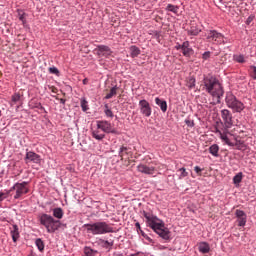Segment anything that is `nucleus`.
<instances>
[{"label": "nucleus", "instance_id": "f257e3e1", "mask_svg": "<svg viewBox=\"0 0 256 256\" xmlns=\"http://www.w3.org/2000/svg\"><path fill=\"white\" fill-rule=\"evenodd\" d=\"M142 215L145 219L146 226L152 229L154 233L159 235L164 241L171 239V231L165 226V222L153 214V212L143 211Z\"/></svg>", "mask_w": 256, "mask_h": 256}, {"label": "nucleus", "instance_id": "f03ea898", "mask_svg": "<svg viewBox=\"0 0 256 256\" xmlns=\"http://www.w3.org/2000/svg\"><path fill=\"white\" fill-rule=\"evenodd\" d=\"M204 87L206 88L207 93L212 97H216L218 101L223 97V95H225L221 82H219V79L214 76L204 78Z\"/></svg>", "mask_w": 256, "mask_h": 256}, {"label": "nucleus", "instance_id": "7ed1b4c3", "mask_svg": "<svg viewBox=\"0 0 256 256\" xmlns=\"http://www.w3.org/2000/svg\"><path fill=\"white\" fill-rule=\"evenodd\" d=\"M84 227L87 233H91L92 235H107V233H113V227L105 221L84 224Z\"/></svg>", "mask_w": 256, "mask_h": 256}, {"label": "nucleus", "instance_id": "20e7f679", "mask_svg": "<svg viewBox=\"0 0 256 256\" xmlns=\"http://www.w3.org/2000/svg\"><path fill=\"white\" fill-rule=\"evenodd\" d=\"M38 221L40 225L45 227L47 233H55V231H58L59 227H61V221L54 219V217L49 214H40Z\"/></svg>", "mask_w": 256, "mask_h": 256}, {"label": "nucleus", "instance_id": "39448f33", "mask_svg": "<svg viewBox=\"0 0 256 256\" xmlns=\"http://www.w3.org/2000/svg\"><path fill=\"white\" fill-rule=\"evenodd\" d=\"M29 185V182L23 181V182H16L11 188L10 193L12 191H15L14 199H21L23 195H27L29 193V188L27 187Z\"/></svg>", "mask_w": 256, "mask_h": 256}, {"label": "nucleus", "instance_id": "423d86ee", "mask_svg": "<svg viewBox=\"0 0 256 256\" xmlns=\"http://www.w3.org/2000/svg\"><path fill=\"white\" fill-rule=\"evenodd\" d=\"M96 127L97 129H100V131H103L107 134L112 133L113 135H115V133H117V130L113 127L111 122L107 120H97Z\"/></svg>", "mask_w": 256, "mask_h": 256}, {"label": "nucleus", "instance_id": "0eeeda50", "mask_svg": "<svg viewBox=\"0 0 256 256\" xmlns=\"http://www.w3.org/2000/svg\"><path fill=\"white\" fill-rule=\"evenodd\" d=\"M209 41H215L217 45L227 44L225 36L222 33L217 32V30H210L207 35Z\"/></svg>", "mask_w": 256, "mask_h": 256}, {"label": "nucleus", "instance_id": "6e6552de", "mask_svg": "<svg viewBox=\"0 0 256 256\" xmlns=\"http://www.w3.org/2000/svg\"><path fill=\"white\" fill-rule=\"evenodd\" d=\"M220 115L224 124L225 131L233 127V113L227 109H222Z\"/></svg>", "mask_w": 256, "mask_h": 256}, {"label": "nucleus", "instance_id": "1a4fd4ad", "mask_svg": "<svg viewBox=\"0 0 256 256\" xmlns=\"http://www.w3.org/2000/svg\"><path fill=\"white\" fill-rule=\"evenodd\" d=\"M140 113L144 117H149L153 113V108H151V104H149V101L142 99L138 103Z\"/></svg>", "mask_w": 256, "mask_h": 256}, {"label": "nucleus", "instance_id": "9d476101", "mask_svg": "<svg viewBox=\"0 0 256 256\" xmlns=\"http://www.w3.org/2000/svg\"><path fill=\"white\" fill-rule=\"evenodd\" d=\"M96 51L98 57H106V59L113 55V50H111V48L107 45H98Z\"/></svg>", "mask_w": 256, "mask_h": 256}, {"label": "nucleus", "instance_id": "9b49d317", "mask_svg": "<svg viewBox=\"0 0 256 256\" xmlns=\"http://www.w3.org/2000/svg\"><path fill=\"white\" fill-rule=\"evenodd\" d=\"M25 163H35L36 165H39V163H41V155L33 151L27 150L25 156Z\"/></svg>", "mask_w": 256, "mask_h": 256}, {"label": "nucleus", "instance_id": "f8f14e48", "mask_svg": "<svg viewBox=\"0 0 256 256\" xmlns=\"http://www.w3.org/2000/svg\"><path fill=\"white\" fill-rule=\"evenodd\" d=\"M235 217L237 219L238 227H245V225H247V214L245 211L237 209L235 211Z\"/></svg>", "mask_w": 256, "mask_h": 256}, {"label": "nucleus", "instance_id": "ddd939ff", "mask_svg": "<svg viewBox=\"0 0 256 256\" xmlns=\"http://www.w3.org/2000/svg\"><path fill=\"white\" fill-rule=\"evenodd\" d=\"M96 244L99 245V247H102V249H107V251H111L113 249V245H115V241L99 238L96 240Z\"/></svg>", "mask_w": 256, "mask_h": 256}, {"label": "nucleus", "instance_id": "4468645a", "mask_svg": "<svg viewBox=\"0 0 256 256\" xmlns=\"http://www.w3.org/2000/svg\"><path fill=\"white\" fill-rule=\"evenodd\" d=\"M137 171L143 173L144 175H155V167L147 166L145 164H139L137 166Z\"/></svg>", "mask_w": 256, "mask_h": 256}, {"label": "nucleus", "instance_id": "2eb2a0df", "mask_svg": "<svg viewBox=\"0 0 256 256\" xmlns=\"http://www.w3.org/2000/svg\"><path fill=\"white\" fill-rule=\"evenodd\" d=\"M182 55H184V57H190L193 55V48H191L189 41L182 43Z\"/></svg>", "mask_w": 256, "mask_h": 256}, {"label": "nucleus", "instance_id": "dca6fc26", "mask_svg": "<svg viewBox=\"0 0 256 256\" xmlns=\"http://www.w3.org/2000/svg\"><path fill=\"white\" fill-rule=\"evenodd\" d=\"M201 33V28L197 25V23H192L190 28L187 29V34L192 37H197Z\"/></svg>", "mask_w": 256, "mask_h": 256}, {"label": "nucleus", "instance_id": "f3484780", "mask_svg": "<svg viewBox=\"0 0 256 256\" xmlns=\"http://www.w3.org/2000/svg\"><path fill=\"white\" fill-rule=\"evenodd\" d=\"M30 109H39L40 111H43V113H47V110L41 102H39L37 99H31V101L28 103Z\"/></svg>", "mask_w": 256, "mask_h": 256}, {"label": "nucleus", "instance_id": "a211bd4d", "mask_svg": "<svg viewBox=\"0 0 256 256\" xmlns=\"http://www.w3.org/2000/svg\"><path fill=\"white\" fill-rule=\"evenodd\" d=\"M229 109H233L234 113H241L245 109V104L243 102L236 100Z\"/></svg>", "mask_w": 256, "mask_h": 256}, {"label": "nucleus", "instance_id": "6ab92c4d", "mask_svg": "<svg viewBox=\"0 0 256 256\" xmlns=\"http://www.w3.org/2000/svg\"><path fill=\"white\" fill-rule=\"evenodd\" d=\"M91 136L96 141H103V139H105V133L102 132L101 129H98V128L91 130Z\"/></svg>", "mask_w": 256, "mask_h": 256}, {"label": "nucleus", "instance_id": "aec40b11", "mask_svg": "<svg viewBox=\"0 0 256 256\" xmlns=\"http://www.w3.org/2000/svg\"><path fill=\"white\" fill-rule=\"evenodd\" d=\"M227 133H229V129L225 130V127H224L223 133H220L219 137L221 141H223V143H225L226 145H229V147H233L234 144L233 142H231V140H229Z\"/></svg>", "mask_w": 256, "mask_h": 256}, {"label": "nucleus", "instance_id": "412c9836", "mask_svg": "<svg viewBox=\"0 0 256 256\" xmlns=\"http://www.w3.org/2000/svg\"><path fill=\"white\" fill-rule=\"evenodd\" d=\"M198 251L202 254H207L209 251H211V246H209V243L207 242H200L198 245Z\"/></svg>", "mask_w": 256, "mask_h": 256}, {"label": "nucleus", "instance_id": "4be33fe9", "mask_svg": "<svg viewBox=\"0 0 256 256\" xmlns=\"http://www.w3.org/2000/svg\"><path fill=\"white\" fill-rule=\"evenodd\" d=\"M135 227L137 229V232L140 233V235H142V237L146 239V241H148L149 243H153V239L141 229V224L139 222L135 223Z\"/></svg>", "mask_w": 256, "mask_h": 256}, {"label": "nucleus", "instance_id": "5701e85b", "mask_svg": "<svg viewBox=\"0 0 256 256\" xmlns=\"http://www.w3.org/2000/svg\"><path fill=\"white\" fill-rule=\"evenodd\" d=\"M237 100H238L237 97L235 95H233V93L228 92L226 94L225 101H226L227 107L230 108Z\"/></svg>", "mask_w": 256, "mask_h": 256}, {"label": "nucleus", "instance_id": "b1692460", "mask_svg": "<svg viewBox=\"0 0 256 256\" xmlns=\"http://www.w3.org/2000/svg\"><path fill=\"white\" fill-rule=\"evenodd\" d=\"M11 229V237L14 243H17V239H19V226L17 224H13Z\"/></svg>", "mask_w": 256, "mask_h": 256}, {"label": "nucleus", "instance_id": "393cba45", "mask_svg": "<svg viewBox=\"0 0 256 256\" xmlns=\"http://www.w3.org/2000/svg\"><path fill=\"white\" fill-rule=\"evenodd\" d=\"M52 214H53L52 217L54 219H58V221L60 219H63V215H65V213L63 212V208H61V207H57V208L52 209Z\"/></svg>", "mask_w": 256, "mask_h": 256}, {"label": "nucleus", "instance_id": "a878e982", "mask_svg": "<svg viewBox=\"0 0 256 256\" xmlns=\"http://www.w3.org/2000/svg\"><path fill=\"white\" fill-rule=\"evenodd\" d=\"M155 103L160 107L162 113H167V101L161 100V98L156 97L155 98Z\"/></svg>", "mask_w": 256, "mask_h": 256}, {"label": "nucleus", "instance_id": "bb28decb", "mask_svg": "<svg viewBox=\"0 0 256 256\" xmlns=\"http://www.w3.org/2000/svg\"><path fill=\"white\" fill-rule=\"evenodd\" d=\"M129 50L130 57H132V59H135V57H139V55H141V49H139V47H137L136 45L130 46Z\"/></svg>", "mask_w": 256, "mask_h": 256}, {"label": "nucleus", "instance_id": "cd10ccee", "mask_svg": "<svg viewBox=\"0 0 256 256\" xmlns=\"http://www.w3.org/2000/svg\"><path fill=\"white\" fill-rule=\"evenodd\" d=\"M17 14L19 21H21L23 25H27V13H25L24 10L17 9Z\"/></svg>", "mask_w": 256, "mask_h": 256}, {"label": "nucleus", "instance_id": "c85d7f7f", "mask_svg": "<svg viewBox=\"0 0 256 256\" xmlns=\"http://www.w3.org/2000/svg\"><path fill=\"white\" fill-rule=\"evenodd\" d=\"M165 11H167L168 13H174V15H179V6L167 4Z\"/></svg>", "mask_w": 256, "mask_h": 256}, {"label": "nucleus", "instance_id": "c756f323", "mask_svg": "<svg viewBox=\"0 0 256 256\" xmlns=\"http://www.w3.org/2000/svg\"><path fill=\"white\" fill-rule=\"evenodd\" d=\"M209 153L210 155H213V157H219V145L213 144L209 147Z\"/></svg>", "mask_w": 256, "mask_h": 256}, {"label": "nucleus", "instance_id": "7c9ffc66", "mask_svg": "<svg viewBox=\"0 0 256 256\" xmlns=\"http://www.w3.org/2000/svg\"><path fill=\"white\" fill-rule=\"evenodd\" d=\"M104 115L109 119H113V117H115V114H113V110H111L109 104L104 105Z\"/></svg>", "mask_w": 256, "mask_h": 256}, {"label": "nucleus", "instance_id": "2f4dec72", "mask_svg": "<svg viewBox=\"0 0 256 256\" xmlns=\"http://www.w3.org/2000/svg\"><path fill=\"white\" fill-rule=\"evenodd\" d=\"M35 245H36L38 251H40L41 253H43V251H45V242H43V240L41 238H37L35 240Z\"/></svg>", "mask_w": 256, "mask_h": 256}, {"label": "nucleus", "instance_id": "473e14b6", "mask_svg": "<svg viewBox=\"0 0 256 256\" xmlns=\"http://www.w3.org/2000/svg\"><path fill=\"white\" fill-rule=\"evenodd\" d=\"M119 90V86L115 85L110 89V92L105 96L104 99H112L114 95H117V91Z\"/></svg>", "mask_w": 256, "mask_h": 256}, {"label": "nucleus", "instance_id": "72a5a7b5", "mask_svg": "<svg viewBox=\"0 0 256 256\" xmlns=\"http://www.w3.org/2000/svg\"><path fill=\"white\" fill-rule=\"evenodd\" d=\"M80 105H81V109L82 111H89V102H87V98L82 97L80 99Z\"/></svg>", "mask_w": 256, "mask_h": 256}, {"label": "nucleus", "instance_id": "f704fd0d", "mask_svg": "<svg viewBox=\"0 0 256 256\" xmlns=\"http://www.w3.org/2000/svg\"><path fill=\"white\" fill-rule=\"evenodd\" d=\"M84 255L85 256H95V255H97V250H94L89 246H85L84 247Z\"/></svg>", "mask_w": 256, "mask_h": 256}, {"label": "nucleus", "instance_id": "c9c22d12", "mask_svg": "<svg viewBox=\"0 0 256 256\" xmlns=\"http://www.w3.org/2000/svg\"><path fill=\"white\" fill-rule=\"evenodd\" d=\"M243 181V172H239L237 173L234 177H233V183L234 185H239V183H241Z\"/></svg>", "mask_w": 256, "mask_h": 256}, {"label": "nucleus", "instance_id": "e433bc0d", "mask_svg": "<svg viewBox=\"0 0 256 256\" xmlns=\"http://www.w3.org/2000/svg\"><path fill=\"white\" fill-rule=\"evenodd\" d=\"M177 173H180L178 175V179H185V177H188L189 175V172H187V170L184 167L178 169Z\"/></svg>", "mask_w": 256, "mask_h": 256}, {"label": "nucleus", "instance_id": "4c0bfd02", "mask_svg": "<svg viewBox=\"0 0 256 256\" xmlns=\"http://www.w3.org/2000/svg\"><path fill=\"white\" fill-rule=\"evenodd\" d=\"M233 59L236 63H245V55L243 54H234Z\"/></svg>", "mask_w": 256, "mask_h": 256}, {"label": "nucleus", "instance_id": "58836bf2", "mask_svg": "<svg viewBox=\"0 0 256 256\" xmlns=\"http://www.w3.org/2000/svg\"><path fill=\"white\" fill-rule=\"evenodd\" d=\"M12 103L15 105L21 101V94L20 93H14L11 97Z\"/></svg>", "mask_w": 256, "mask_h": 256}, {"label": "nucleus", "instance_id": "ea45409f", "mask_svg": "<svg viewBox=\"0 0 256 256\" xmlns=\"http://www.w3.org/2000/svg\"><path fill=\"white\" fill-rule=\"evenodd\" d=\"M11 193V190H8L7 192H0V203L2 201H5L7 197H9V194Z\"/></svg>", "mask_w": 256, "mask_h": 256}, {"label": "nucleus", "instance_id": "a19ab883", "mask_svg": "<svg viewBox=\"0 0 256 256\" xmlns=\"http://www.w3.org/2000/svg\"><path fill=\"white\" fill-rule=\"evenodd\" d=\"M195 83H196L195 78H190L187 83L188 89H195Z\"/></svg>", "mask_w": 256, "mask_h": 256}, {"label": "nucleus", "instance_id": "79ce46f5", "mask_svg": "<svg viewBox=\"0 0 256 256\" xmlns=\"http://www.w3.org/2000/svg\"><path fill=\"white\" fill-rule=\"evenodd\" d=\"M203 61H209L211 59V51H206L202 54Z\"/></svg>", "mask_w": 256, "mask_h": 256}, {"label": "nucleus", "instance_id": "37998d69", "mask_svg": "<svg viewBox=\"0 0 256 256\" xmlns=\"http://www.w3.org/2000/svg\"><path fill=\"white\" fill-rule=\"evenodd\" d=\"M49 73L52 75H59V69L55 66L49 68Z\"/></svg>", "mask_w": 256, "mask_h": 256}, {"label": "nucleus", "instance_id": "c03bdc74", "mask_svg": "<svg viewBox=\"0 0 256 256\" xmlns=\"http://www.w3.org/2000/svg\"><path fill=\"white\" fill-rule=\"evenodd\" d=\"M185 124L187 125V127L193 128L195 127V121L191 120V119H185Z\"/></svg>", "mask_w": 256, "mask_h": 256}, {"label": "nucleus", "instance_id": "a18cd8bd", "mask_svg": "<svg viewBox=\"0 0 256 256\" xmlns=\"http://www.w3.org/2000/svg\"><path fill=\"white\" fill-rule=\"evenodd\" d=\"M255 19L254 15H250L247 19H246V25H251V23H253V20Z\"/></svg>", "mask_w": 256, "mask_h": 256}, {"label": "nucleus", "instance_id": "49530a36", "mask_svg": "<svg viewBox=\"0 0 256 256\" xmlns=\"http://www.w3.org/2000/svg\"><path fill=\"white\" fill-rule=\"evenodd\" d=\"M250 69H252L251 77L252 79L256 80V66H250Z\"/></svg>", "mask_w": 256, "mask_h": 256}, {"label": "nucleus", "instance_id": "de8ad7c7", "mask_svg": "<svg viewBox=\"0 0 256 256\" xmlns=\"http://www.w3.org/2000/svg\"><path fill=\"white\" fill-rule=\"evenodd\" d=\"M127 151V147L121 146L119 149V157H123V152Z\"/></svg>", "mask_w": 256, "mask_h": 256}, {"label": "nucleus", "instance_id": "09e8293b", "mask_svg": "<svg viewBox=\"0 0 256 256\" xmlns=\"http://www.w3.org/2000/svg\"><path fill=\"white\" fill-rule=\"evenodd\" d=\"M194 171H195V173L199 174V173H201V171H203V169H201V167H199V166H195Z\"/></svg>", "mask_w": 256, "mask_h": 256}, {"label": "nucleus", "instance_id": "8fccbe9b", "mask_svg": "<svg viewBox=\"0 0 256 256\" xmlns=\"http://www.w3.org/2000/svg\"><path fill=\"white\" fill-rule=\"evenodd\" d=\"M154 37H155V39H160L161 38V33L160 32H158V31H155L154 32Z\"/></svg>", "mask_w": 256, "mask_h": 256}, {"label": "nucleus", "instance_id": "3c124183", "mask_svg": "<svg viewBox=\"0 0 256 256\" xmlns=\"http://www.w3.org/2000/svg\"><path fill=\"white\" fill-rule=\"evenodd\" d=\"M175 49L177 51H179V50L183 51V44H176Z\"/></svg>", "mask_w": 256, "mask_h": 256}, {"label": "nucleus", "instance_id": "603ef678", "mask_svg": "<svg viewBox=\"0 0 256 256\" xmlns=\"http://www.w3.org/2000/svg\"><path fill=\"white\" fill-rule=\"evenodd\" d=\"M214 133H218V135L220 136L221 133H223V132H221V130H219V128L216 127L214 130Z\"/></svg>", "mask_w": 256, "mask_h": 256}, {"label": "nucleus", "instance_id": "864d4df0", "mask_svg": "<svg viewBox=\"0 0 256 256\" xmlns=\"http://www.w3.org/2000/svg\"><path fill=\"white\" fill-rule=\"evenodd\" d=\"M83 85H87V83H89V79L87 78H84L83 81H82Z\"/></svg>", "mask_w": 256, "mask_h": 256}, {"label": "nucleus", "instance_id": "5fc2aeb1", "mask_svg": "<svg viewBox=\"0 0 256 256\" xmlns=\"http://www.w3.org/2000/svg\"><path fill=\"white\" fill-rule=\"evenodd\" d=\"M65 102H66L65 99H63V98L60 99V103H61L62 105H65Z\"/></svg>", "mask_w": 256, "mask_h": 256}, {"label": "nucleus", "instance_id": "6e6d98bb", "mask_svg": "<svg viewBox=\"0 0 256 256\" xmlns=\"http://www.w3.org/2000/svg\"><path fill=\"white\" fill-rule=\"evenodd\" d=\"M141 252H137L136 254H131V256H138Z\"/></svg>", "mask_w": 256, "mask_h": 256}]
</instances>
